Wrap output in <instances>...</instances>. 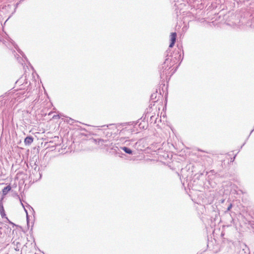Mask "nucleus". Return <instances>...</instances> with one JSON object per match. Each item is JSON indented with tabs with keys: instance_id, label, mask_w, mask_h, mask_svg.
I'll return each instance as SVG.
<instances>
[{
	"instance_id": "17",
	"label": "nucleus",
	"mask_w": 254,
	"mask_h": 254,
	"mask_svg": "<svg viewBox=\"0 0 254 254\" xmlns=\"http://www.w3.org/2000/svg\"><path fill=\"white\" fill-rule=\"evenodd\" d=\"M11 190V187L10 185L4 187L2 190V195L5 196Z\"/></svg>"
},
{
	"instance_id": "46",
	"label": "nucleus",
	"mask_w": 254,
	"mask_h": 254,
	"mask_svg": "<svg viewBox=\"0 0 254 254\" xmlns=\"http://www.w3.org/2000/svg\"><path fill=\"white\" fill-rule=\"evenodd\" d=\"M236 156V155H235L234 156V157H233V159H235Z\"/></svg>"
},
{
	"instance_id": "36",
	"label": "nucleus",
	"mask_w": 254,
	"mask_h": 254,
	"mask_svg": "<svg viewBox=\"0 0 254 254\" xmlns=\"http://www.w3.org/2000/svg\"><path fill=\"white\" fill-rule=\"evenodd\" d=\"M5 219H6V222H7L10 224V222H11V221L10 220H9L7 217H6Z\"/></svg>"
},
{
	"instance_id": "21",
	"label": "nucleus",
	"mask_w": 254,
	"mask_h": 254,
	"mask_svg": "<svg viewBox=\"0 0 254 254\" xmlns=\"http://www.w3.org/2000/svg\"><path fill=\"white\" fill-rule=\"evenodd\" d=\"M229 160H223L221 161V167L222 168H225L226 166L229 164Z\"/></svg>"
},
{
	"instance_id": "34",
	"label": "nucleus",
	"mask_w": 254,
	"mask_h": 254,
	"mask_svg": "<svg viewBox=\"0 0 254 254\" xmlns=\"http://www.w3.org/2000/svg\"><path fill=\"white\" fill-rule=\"evenodd\" d=\"M24 211H25V213H26V216H29V214H28V211H27V210L25 208V207H24Z\"/></svg>"
},
{
	"instance_id": "6",
	"label": "nucleus",
	"mask_w": 254,
	"mask_h": 254,
	"mask_svg": "<svg viewBox=\"0 0 254 254\" xmlns=\"http://www.w3.org/2000/svg\"><path fill=\"white\" fill-rule=\"evenodd\" d=\"M42 176V173L40 171V167L38 166H36L34 170L32 171V173L30 174L29 176V178L31 179V181L32 180L33 182H37L40 179H41Z\"/></svg>"
},
{
	"instance_id": "25",
	"label": "nucleus",
	"mask_w": 254,
	"mask_h": 254,
	"mask_svg": "<svg viewBox=\"0 0 254 254\" xmlns=\"http://www.w3.org/2000/svg\"><path fill=\"white\" fill-rule=\"evenodd\" d=\"M18 3H16V4H14V11L11 13V14L8 17V18L7 19V20L5 21V22H6L8 19L12 16V15L16 11V9L17 8V7L18 6Z\"/></svg>"
},
{
	"instance_id": "29",
	"label": "nucleus",
	"mask_w": 254,
	"mask_h": 254,
	"mask_svg": "<svg viewBox=\"0 0 254 254\" xmlns=\"http://www.w3.org/2000/svg\"><path fill=\"white\" fill-rule=\"evenodd\" d=\"M0 213L1 217L2 218H6L7 217L5 211H1V212H0Z\"/></svg>"
},
{
	"instance_id": "45",
	"label": "nucleus",
	"mask_w": 254,
	"mask_h": 254,
	"mask_svg": "<svg viewBox=\"0 0 254 254\" xmlns=\"http://www.w3.org/2000/svg\"><path fill=\"white\" fill-rule=\"evenodd\" d=\"M210 6H211V5L209 6V7H208V8H207V10H208V9H210Z\"/></svg>"
},
{
	"instance_id": "1",
	"label": "nucleus",
	"mask_w": 254,
	"mask_h": 254,
	"mask_svg": "<svg viewBox=\"0 0 254 254\" xmlns=\"http://www.w3.org/2000/svg\"><path fill=\"white\" fill-rule=\"evenodd\" d=\"M170 68L171 67H169V64H165L164 62L159 66V72L161 82V85H163V86H165V82L167 79L168 77L170 76V77L176 71L178 66H176L171 73L169 71Z\"/></svg>"
},
{
	"instance_id": "30",
	"label": "nucleus",
	"mask_w": 254,
	"mask_h": 254,
	"mask_svg": "<svg viewBox=\"0 0 254 254\" xmlns=\"http://www.w3.org/2000/svg\"><path fill=\"white\" fill-rule=\"evenodd\" d=\"M27 226L29 229L30 226V216H26Z\"/></svg>"
},
{
	"instance_id": "49",
	"label": "nucleus",
	"mask_w": 254,
	"mask_h": 254,
	"mask_svg": "<svg viewBox=\"0 0 254 254\" xmlns=\"http://www.w3.org/2000/svg\"><path fill=\"white\" fill-rule=\"evenodd\" d=\"M244 0V1H249L250 0Z\"/></svg>"
},
{
	"instance_id": "4",
	"label": "nucleus",
	"mask_w": 254,
	"mask_h": 254,
	"mask_svg": "<svg viewBox=\"0 0 254 254\" xmlns=\"http://www.w3.org/2000/svg\"><path fill=\"white\" fill-rule=\"evenodd\" d=\"M186 2L192 8L195 9L201 10L204 8L205 2L202 0H187Z\"/></svg>"
},
{
	"instance_id": "42",
	"label": "nucleus",
	"mask_w": 254,
	"mask_h": 254,
	"mask_svg": "<svg viewBox=\"0 0 254 254\" xmlns=\"http://www.w3.org/2000/svg\"><path fill=\"white\" fill-rule=\"evenodd\" d=\"M14 231H15V230L13 229L12 231V235H14Z\"/></svg>"
},
{
	"instance_id": "54",
	"label": "nucleus",
	"mask_w": 254,
	"mask_h": 254,
	"mask_svg": "<svg viewBox=\"0 0 254 254\" xmlns=\"http://www.w3.org/2000/svg\"><path fill=\"white\" fill-rule=\"evenodd\" d=\"M199 151L200 152H202V150H199Z\"/></svg>"
},
{
	"instance_id": "13",
	"label": "nucleus",
	"mask_w": 254,
	"mask_h": 254,
	"mask_svg": "<svg viewBox=\"0 0 254 254\" xmlns=\"http://www.w3.org/2000/svg\"><path fill=\"white\" fill-rule=\"evenodd\" d=\"M210 209L212 210V212L214 213L213 215L215 217H217L219 215V211L218 209L217 205L216 204L211 205L210 206Z\"/></svg>"
},
{
	"instance_id": "32",
	"label": "nucleus",
	"mask_w": 254,
	"mask_h": 254,
	"mask_svg": "<svg viewBox=\"0 0 254 254\" xmlns=\"http://www.w3.org/2000/svg\"><path fill=\"white\" fill-rule=\"evenodd\" d=\"M25 203H26V206L27 208H29V209H31L32 210L33 212L34 213H35V211H34V210L32 206H30L29 204H28L27 203H26V202H25Z\"/></svg>"
},
{
	"instance_id": "2",
	"label": "nucleus",
	"mask_w": 254,
	"mask_h": 254,
	"mask_svg": "<svg viewBox=\"0 0 254 254\" xmlns=\"http://www.w3.org/2000/svg\"><path fill=\"white\" fill-rule=\"evenodd\" d=\"M240 22L242 24L254 27V14H251L249 11H244L241 15Z\"/></svg>"
},
{
	"instance_id": "19",
	"label": "nucleus",
	"mask_w": 254,
	"mask_h": 254,
	"mask_svg": "<svg viewBox=\"0 0 254 254\" xmlns=\"http://www.w3.org/2000/svg\"><path fill=\"white\" fill-rule=\"evenodd\" d=\"M157 118L156 117L155 115H152L150 117L149 121L148 122H149L150 123H153V124H155L157 123Z\"/></svg>"
},
{
	"instance_id": "52",
	"label": "nucleus",
	"mask_w": 254,
	"mask_h": 254,
	"mask_svg": "<svg viewBox=\"0 0 254 254\" xmlns=\"http://www.w3.org/2000/svg\"><path fill=\"white\" fill-rule=\"evenodd\" d=\"M116 148H117V149H118V150H120V148H119V147H118V146H116Z\"/></svg>"
},
{
	"instance_id": "23",
	"label": "nucleus",
	"mask_w": 254,
	"mask_h": 254,
	"mask_svg": "<svg viewBox=\"0 0 254 254\" xmlns=\"http://www.w3.org/2000/svg\"><path fill=\"white\" fill-rule=\"evenodd\" d=\"M214 196L210 194V195L208 197L207 203L208 204H212L214 201Z\"/></svg>"
},
{
	"instance_id": "43",
	"label": "nucleus",
	"mask_w": 254,
	"mask_h": 254,
	"mask_svg": "<svg viewBox=\"0 0 254 254\" xmlns=\"http://www.w3.org/2000/svg\"><path fill=\"white\" fill-rule=\"evenodd\" d=\"M167 95H165V97H166V100H165V102H166V104H167Z\"/></svg>"
},
{
	"instance_id": "22",
	"label": "nucleus",
	"mask_w": 254,
	"mask_h": 254,
	"mask_svg": "<svg viewBox=\"0 0 254 254\" xmlns=\"http://www.w3.org/2000/svg\"><path fill=\"white\" fill-rule=\"evenodd\" d=\"M93 140L96 143V144H97L98 145L100 144V142H101V143L102 144L103 143L106 142L107 141L106 140H104L101 138L94 139Z\"/></svg>"
},
{
	"instance_id": "44",
	"label": "nucleus",
	"mask_w": 254,
	"mask_h": 254,
	"mask_svg": "<svg viewBox=\"0 0 254 254\" xmlns=\"http://www.w3.org/2000/svg\"><path fill=\"white\" fill-rule=\"evenodd\" d=\"M224 199H221V203H223L224 202Z\"/></svg>"
},
{
	"instance_id": "3",
	"label": "nucleus",
	"mask_w": 254,
	"mask_h": 254,
	"mask_svg": "<svg viewBox=\"0 0 254 254\" xmlns=\"http://www.w3.org/2000/svg\"><path fill=\"white\" fill-rule=\"evenodd\" d=\"M163 95L160 91V86L159 89H156V92L153 93L150 96V104L149 108H151L154 106L155 103L158 101L159 97H162Z\"/></svg>"
},
{
	"instance_id": "51",
	"label": "nucleus",
	"mask_w": 254,
	"mask_h": 254,
	"mask_svg": "<svg viewBox=\"0 0 254 254\" xmlns=\"http://www.w3.org/2000/svg\"><path fill=\"white\" fill-rule=\"evenodd\" d=\"M116 148H117V149H118V150H120V148H119V147H118V146H116Z\"/></svg>"
},
{
	"instance_id": "48",
	"label": "nucleus",
	"mask_w": 254,
	"mask_h": 254,
	"mask_svg": "<svg viewBox=\"0 0 254 254\" xmlns=\"http://www.w3.org/2000/svg\"><path fill=\"white\" fill-rule=\"evenodd\" d=\"M139 142H137L136 143H135V146L137 145V144Z\"/></svg>"
},
{
	"instance_id": "26",
	"label": "nucleus",
	"mask_w": 254,
	"mask_h": 254,
	"mask_svg": "<svg viewBox=\"0 0 254 254\" xmlns=\"http://www.w3.org/2000/svg\"><path fill=\"white\" fill-rule=\"evenodd\" d=\"M254 131V128L250 132V134L249 135V136H248V137L246 139V141L242 144V145L241 146V149L242 148L243 146L245 145V144H246V141L248 140V139H249L250 136L251 135V134L252 133V132Z\"/></svg>"
},
{
	"instance_id": "20",
	"label": "nucleus",
	"mask_w": 254,
	"mask_h": 254,
	"mask_svg": "<svg viewBox=\"0 0 254 254\" xmlns=\"http://www.w3.org/2000/svg\"><path fill=\"white\" fill-rule=\"evenodd\" d=\"M65 122L70 125H73L74 123L77 122V121L69 117H67V119L66 120Z\"/></svg>"
},
{
	"instance_id": "5",
	"label": "nucleus",
	"mask_w": 254,
	"mask_h": 254,
	"mask_svg": "<svg viewBox=\"0 0 254 254\" xmlns=\"http://www.w3.org/2000/svg\"><path fill=\"white\" fill-rule=\"evenodd\" d=\"M169 50V56L171 58H173L175 59L176 60H177V61L179 62V63L178 65L177 66H179L181 62H182L183 60V56L182 57L181 56V51L182 50L180 48H178V50H176L175 51H174L173 53L171 52V50ZM183 54H184V51L182 50Z\"/></svg>"
},
{
	"instance_id": "15",
	"label": "nucleus",
	"mask_w": 254,
	"mask_h": 254,
	"mask_svg": "<svg viewBox=\"0 0 254 254\" xmlns=\"http://www.w3.org/2000/svg\"><path fill=\"white\" fill-rule=\"evenodd\" d=\"M14 48L16 50V51L22 56L23 58L27 62H28V59L27 58L25 54L23 52V51L19 48L18 45L16 44L13 45Z\"/></svg>"
},
{
	"instance_id": "41",
	"label": "nucleus",
	"mask_w": 254,
	"mask_h": 254,
	"mask_svg": "<svg viewBox=\"0 0 254 254\" xmlns=\"http://www.w3.org/2000/svg\"><path fill=\"white\" fill-rule=\"evenodd\" d=\"M33 225H34V223H33V222H32V226H31V228L30 231H32V228H33Z\"/></svg>"
},
{
	"instance_id": "33",
	"label": "nucleus",
	"mask_w": 254,
	"mask_h": 254,
	"mask_svg": "<svg viewBox=\"0 0 254 254\" xmlns=\"http://www.w3.org/2000/svg\"><path fill=\"white\" fill-rule=\"evenodd\" d=\"M115 124H109V125H104L103 126H102V127H108L109 126H115Z\"/></svg>"
},
{
	"instance_id": "16",
	"label": "nucleus",
	"mask_w": 254,
	"mask_h": 254,
	"mask_svg": "<svg viewBox=\"0 0 254 254\" xmlns=\"http://www.w3.org/2000/svg\"><path fill=\"white\" fill-rule=\"evenodd\" d=\"M135 130L134 128H130L127 129V127L123 128L122 130H121L120 132V135H126V132H127L128 133H132L133 132H134Z\"/></svg>"
},
{
	"instance_id": "12",
	"label": "nucleus",
	"mask_w": 254,
	"mask_h": 254,
	"mask_svg": "<svg viewBox=\"0 0 254 254\" xmlns=\"http://www.w3.org/2000/svg\"><path fill=\"white\" fill-rule=\"evenodd\" d=\"M138 122H139V120L137 121L136 122H126V123L118 124L116 125V127L117 128V127H119V126H125L127 125L132 126L133 127H134L137 125V124L138 123Z\"/></svg>"
},
{
	"instance_id": "9",
	"label": "nucleus",
	"mask_w": 254,
	"mask_h": 254,
	"mask_svg": "<svg viewBox=\"0 0 254 254\" xmlns=\"http://www.w3.org/2000/svg\"><path fill=\"white\" fill-rule=\"evenodd\" d=\"M11 230V228H10L7 225H4L3 227H0V237L2 236L3 232L8 234V235H10Z\"/></svg>"
},
{
	"instance_id": "39",
	"label": "nucleus",
	"mask_w": 254,
	"mask_h": 254,
	"mask_svg": "<svg viewBox=\"0 0 254 254\" xmlns=\"http://www.w3.org/2000/svg\"><path fill=\"white\" fill-rule=\"evenodd\" d=\"M21 78L19 79L18 80H17V81L16 82V83H17L18 82L21 83Z\"/></svg>"
},
{
	"instance_id": "28",
	"label": "nucleus",
	"mask_w": 254,
	"mask_h": 254,
	"mask_svg": "<svg viewBox=\"0 0 254 254\" xmlns=\"http://www.w3.org/2000/svg\"><path fill=\"white\" fill-rule=\"evenodd\" d=\"M4 211H5V210H4V207H3V203H2V200H1L0 201V212Z\"/></svg>"
},
{
	"instance_id": "40",
	"label": "nucleus",
	"mask_w": 254,
	"mask_h": 254,
	"mask_svg": "<svg viewBox=\"0 0 254 254\" xmlns=\"http://www.w3.org/2000/svg\"><path fill=\"white\" fill-rule=\"evenodd\" d=\"M250 4L254 5V0H252V3H251Z\"/></svg>"
},
{
	"instance_id": "10",
	"label": "nucleus",
	"mask_w": 254,
	"mask_h": 254,
	"mask_svg": "<svg viewBox=\"0 0 254 254\" xmlns=\"http://www.w3.org/2000/svg\"><path fill=\"white\" fill-rule=\"evenodd\" d=\"M120 149L123 150L126 154L128 155L135 154V151L131 149L129 147L123 146L120 147Z\"/></svg>"
},
{
	"instance_id": "14",
	"label": "nucleus",
	"mask_w": 254,
	"mask_h": 254,
	"mask_svg": "<svg viewBox=\"0 0 254 254\" xmlns=\"http://www.w3.org/2000/svg\"><path fill=\"white\" fill-rule=\"evenodd\" d=\"M34 140V137L31 135L27 136L24 139V143L26 145H30Z\"/></svg>"
},
{
	"instance_id": "53",
	"label": "nucleus",
	"mask_w": 254,
	"mask_h": 254,
	"mask_svg": "<svg viewBox=\"0 0 254 254\" xmlns=\"http://www.w3.org/2000/svg\"><path fill=\"white\" fill-rule=\"evenodd\" d=\"M182 0L184 1H187V0Z\"/></svg>"
},
{
	"instance_id": "8",
	"label": "nucleus",
	"mask_w": 254,
	"mask_h": 254,
	"mask_svg": "<svg viewBox=\"0 0 254 254\" xmlns=\"http://www.w3.org/2000/svg\"><path fill=\"white\" fill-rule=\"evenodd\" d=\"M177 35L176 32H172L170 35V44L169 46V48H173L176 42Z\"/></svg>"
},
{
	"instance_id": "31",
	"label": "nucleus",
	"mask_w": 254,
	"mask_h": 254,
	"mask_svg": "<svg viewBox=\"0 0 254 254\" xmlns=\"http://www.w3.org/2000/svg\"><path fill=\"white\" fill-rule=\"evenodd\" d=\"M10 222V225H11L12 226V227H13V228H14V227H19V228H21V227L20 226H18V225H16V224H14V223H13L12 221H11V222Z\"/></svg>"
},
{
	"instance_id": "27",
	"label": "nucleus",
	"mask_w": 254,
	"mask_h": 254,
	"mask_svg": "<svg viewBox=\"0 0 254 254\" xmlns=\"http://www.w3.org/2000/svg\"><path fill=\"white\" fill-rule=\"evenodd\" d=\"M232 206H233V204H232V203H229V205H228V207H227V209H226V210L225 211V212L226 213V212H228V211H230V210L231 209V208H232Z\"/></svg>"
},
{
	"instance_id": "11",
	"label": "nucleus",
	"mask_w": 254,
	"mask_h": 254,
	"mask_svg": "<svg viewBox=\"0 0 254 254\" xmlns=\"http://www.w3.org/2000/svg\"><path fill=\"white\" fill-rule=\"evenodd\" d=\"M203 177V173H197L195 174L192 177L191 181H192V185L194 186L196 185L197 181H199L200 178H202Z\"/></svg>"
},
{
	"instance_id": "35",
	"label": "nucleus",
	"mask_w": 254,
	"mask_h": 254,
	"mask_svg": "<svg viewBox=\"0 0 254 254\" xmlns=\"http://www.w3.org/2000/svg\"><path fill=\"white\" fill-rule=\"evenodd\" d=\"M60 116L59 115H54V117H53V118L54 119H56V118H60Z\"/></svg>"
},
{
	"instance_id": "24",
	"label": "nucleus",
	"mask_w": 254,
	"mask_h": 254,
	"mask_svg": "<svg viewBox=\"0 0 254 254\" xmlns=\"http://www.w3.org/2000/svg\"><path fill=\"white\" fill-rule=\"evenodd\" d=\"M148 112L146 113L145 115H143V116L139 119L142 120L143 122H145L146 120H147V122H148V116H147Z\"/></svg>"
},
{
	"instance_id": "50",
	"label": "nucleus",
	"mask_w": 254,
	"mask_h": 254,
	"mask_svg": "<svg viewBox=\"0 0 254 254\" xmlns=\"http://www.w3.org/2000/svg\"><path fill=\"white\" fill-rule=\"evenodd\" d=\"M116 148H117V149H118V150H120V148H119V147H118V146H116Z\"/></svg>"
},
{
	"instance_id": "37",
	"label": "nucleus",
	"mask_w": 254,
	"mask_h": 254,
	"mask_svg": "<svg viewBox=\"0 0 254 254\" xmlns=\"http://www.w3.org/2000/svg\"><path fill=\"white\" fill-rule=\"evenodd\" d=\"M138 126H139V127L140 128H144V126H142V125H141V123H140V124H139Z\"/></svg>"
},
{
	"instance_id": "47",
	"label": "nucleus",
	"mask_w": 254,
	"mask_h": 254,
	"mask_svg": "<svg viewBox=\"0 0 254 254\" xmlns=\"http://www.w3.org/2000/svg\"><path fill=\"white\" fill-rule=\"evenodd\" d=\"M30 66H31V68H32L33 69H34L33 67L31 64H30Z\"/></svg>"
},
{
	"instance_id": "18",
	"label": "nucleus",
	"mask_w": 254,
	"mask_h": 254,
	"mask_svg": "<svg viewBox=\"0 0 254 254\" xmlns=\"http://www.w3.org/2000/svg\"><path fill=\"white\" fill-rule=\"evenodd\" d=\"M12 244L15 246V247L14 248V249L16 251H19L20 248L21 247V244L20 242L17 241L16 240L12 242Z\"/></svg>"
},
{
	"instance_id": "7",
	"label": "nucleus",
	"mask_w": 254,
	"mask_h": 254,
	"mask_svg": "<svg viewBox=\"0 0 254 254\" xmlns=\"http://www.w3.org/2000/svg\"><path fill=\"white\" fill-rule=\"evenodd\" d=\"M165 64H169V67H172L176 64L179 63V62L176 60L175 59L171 58L169 56V50H167L165 53Z\"/></svg>"
},
{
	"instance_id": "38",
	"label": "nucleus",
	"mask_w": 254,
	"mask_h": 254,
	"mask_svg": "<svg viewBox=\"0 0 254 254\" xmlns=\"http://www.w3.org/2000/svg\"><path fill=\"white\" fill-rule=\"evenodd\" d=\"M20 203H21V205L22 206L23 208H24V207H25L24 205L23 204V202H22V201L20 199Z\"/></svg>"
}]
</instances>
